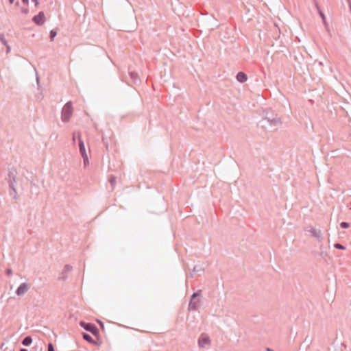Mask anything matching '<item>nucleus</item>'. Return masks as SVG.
Wrapping results in <instances>:
<instances>
[{"label": "nucleus", "mask_w": 351, "mask_h": 351, "mask_svg": "<svg viewBox=\"0 0 351 351\" xmlns=\"http://www.w3.org/2000/svg\"><path fill=\"white\" fill-rule=\"evenodd\" d=\"M262 122L264 123L263 127L267 128L266 123L271 129H274L281 125L280 119L271 112H267L265 117L263 119Z\"/></svg>", "instance_id": "f257e3e1"}, {"label": "nucleus", "mask_w": 351, "mask_h": 351, "mask_svg": "<svg viewBox=\"0 0 351 351\" xmlns=\"http://www.w3.org/2000/svg\"><path fill=\"white\" fill-rule=\"evenodd\" d=\"M73 113V106L71 101H68L64 106L62 110V121L64 123L68 122Z\"/></svg>", "instance_id": "f03ea898"}, {"label": "nucleus", "mask_w": 351, "mask_h": 351, "mask_svg": "<svg viewBox=\"0 0 351 351\" xmlns=\"http://www.w3.org/2000/svg\"><path fill=\"white\" fill-rule=\"evenodd\" d=\"M211 340L210 337L206 334L202 333L198 339V346L200 348H208L210 346Z\"/></svg>", "instance_id": "7ed1b4c3"}, {"label": "nucleus", "mask_w": 351, "mask_h": 351, "mask_svg": "<svg viewBox=\"0 0 351 351\" xmlns=\"http://www.w3.org/2000/svg\"><path fill=\"white\" fill-rule=\"evenodd\" d=\"M16 175L17 171L15 169L11 168L9 169L8 176L5 178V180L8 182L9 186L12 184H16Z\"/></svg>", "instance_id": "20e7f679"}, {"label": "nucleus", "mask_w": 351, "mask_h": 351, "mask_svg": "<svg viewBox=\"0 0 351 351\" xmlns=\"http://www.w3.org/2000/svg\"><path fill=\"white\" fill-rule=\"evenodd\" d=\"M32 21L37 25H42L45 22V13L43 11H40L38 12V14L35 15L32 18Z\"/></svg>", "instance_id": "39448f33"}, {"label": "nucleus", "mask_w": 351, "mask_h": 351, "mask_svg": "<svg viewBox=\"0 0 351 351\" xmlns=\"http://www.w3.org/2000/svg\"><path fill=\"white\" fill-rule=\"evenodd\" d=\"M204 267L202 265H195L193 267L192 271L190 272V277L193 278L195 276H199L204 272Z\"/></svg>", "instance_id": "423d86ee"}, {"label": "nucleus", "mask_w": 351, "mask_h": 351, "mask_svg": "<svg viewBox=\"0 0 351 351\" xmlns=\"http://www.w3.org/2000/svg\"><path fill=\"white\" fill-rule=\"evenodd\" d=\"M11 290L13 291V293H9L11 298H14L15 295L21 296L27 292V287H18L15 290H13V287H11Z\"/></svg>", "instance_id": "0eeeda50"}, {"label": "nucleus", "mask_w": 351, "mask_h": 351, "mask_svg": "<svg viewBox=\"0 0 351 351\" xmlns=\"http://www.w3.org/2000/svg\"><path fill=\"white\" fill-rule=\"evenodd\" d=\"M308 231L310 232L311 237H315L319 242L322 241L323 235L320 230L311 227Z\"/></svg>", "instance_id": "6e6552de"}, {"label": "nucleus", "mask_w": 351, "mask_h": 351, "mask_svg": "<svg viewBox=\"0 0 351 351\" xmlns=\"http://www.w3.org/2000/svg\"><path fill=\"white\" fill-rule=\"evenodd\" d=\"M80 326L83 327L85 330L90 331L93 334H96L98 332L97 328L95 325L89 323H85L84 322H80Z\"/></svg>", "instance_id": "1a4fd4ad"}, {"label": "nucleus", "mask_w": 351, "mask_h": 351, "mask_svg": "<svg viewBox=\"0 0 351 351\" xmlns=\"http://www.w3.org/2000/svg\"><path fill=\"white\" fill-rule=\"evenodd\" d=\"M73 269V267L70 265H65L64 269L60 274V278L62 280H65L67 278V274L71 272Z\"/></svg>", "instance_id": "9d476101"}, {"label": "nucleus", "mask_w": 351, "mask_h": 351, "mask_svg": "<svg viewBox=\"0 0 351 351\" xmlns=\"http://www.w3.org/2000/svg\"><path fill=\"white\" fill-rule=\"evenodd\" d=\"M78 145H79V150L82 156L87 154L86 152V148L84 145V143L82 141V139L80 137V135H78Z\"/></svg>", "instance_id": "9b49d317"}, {"label": "nucleus", "mask_w": 351, "mask_h": 351, "mask_svg": "<svg viewBox=\"0 0 351 351\" xmlns=\"http://www.w3.org/2000/svg\"><path fill=\"white\" fill-rule=\"evenodd\" d=\"M236 79L239 82L244 83L247 80V75L245 73L239 71L236 75Z\"/></svg>", "instance_id": "f8f14e48"}, {"label": "nucleus", "mask_w": 351, "mask_h": 351, "mask_svg": "<svg viewBox=\"0 0 351 351\" xmlns=\"http://www.w3.org/2000/svg\"><path fill=\"white\" fill-rule=\"evenodd\" d=\"M199 295V293H195L193 294L192 295V300L191 302L189 303V308L191 309V310H195L197 307V305H196V303L195 302H193V300H195V298L197 296Z\"/></svg>", "instance_id": "ddd939ff"}, {"label": "nucleus", "mask_w": 351, "mask_h": 351, "mask_svg": "<svg viewBox=\"0 0 351 351\" xmlns=\"http://www.w3.org/2000/svg\"><path fill=\"white\" fill-rule=\"evenodd\" d=\"M129 75L130 76V78L132 80L134 83H136V82L138 80V74L134 71H130L129 72Z\"/></svg>", "instance_id": "4468645a"}, {"label": "nucleus", "mask_w": 351, "mask_h": 351, "mask_svg": "<svg viewBox=\"0 0 351 351\" xmlns=\"http://www.w3.org/2000/svg\"><path fill=\"white\" fill-rule=\"evenodd\" d=\"M32 342V339L31 337H26L22 341L23 345L25 346H29Z\"/></svg>", "instance_id": "2eb2a0df"}, {"label": "nucleus", "mask_w": 351, "mask_h": 351, "mask_svg": "<svg viewBox=\"0 0 351 351\" xmlns=\"http://www.w3.org/2000/svg\"><path fill=\"white\" fill-rule=\"evenodd\" d=\"M315 6H316V8H317V10L319 12V14L320 16L322 19V20L324 21V22H325L326 16H325L324 12L322 10H320L319 5H318V3L317 2H315Z\"/></svg>", "instance_id": "dca6fc26"}, {"label": "nucleus", "mask_w": 351, "mask_h": 351, "mask_svg": "<svg viewBox=\"0 0 351 351\" xmlns=\"http://www.w3.org/2000/svg\"><path fill=\"white\" fill-rule=\"evenodd\" d=\"M9 187H10V189L12 190V191L14 193V199H16L18 197H17V192H16V186H15V184H10L9 186Z\"/></svg>", "instance_id": "f3484780"}, {"label": "nucleus", "mask_w": 351, "mask_h": 351, "mask_svg": "<svg viewBox=\"0 0 351 351\" xmlns=\"http://www.w3.org/2000/svg\"><path fill=\"white\" fill-rule=\"evenodd\" d=\"M109 182L112 186V188L114 189L116 184V177L114 176H110Z\"/></svg>", "instance_id": "a211bd4d"}, {"label": "nucleus", "mask_w": 351, "mask_h": 351, "mask_svg": "<svg viewBox=\"0 0 351 351\" xmlns=\"http://www.w3.org/2000/svg\"><path fill=\"white\" fill-rule=\"evenodd\" d=\"M57 35V32L55 29H51L49 32V38L51 40H53Z\"/></svg>", "instance_id": "6ab92c4d"}, {"label": "nucleus", "mask_w": 351, "mask_h": 351, "mask_svg": "<svg viewBox=\"0 0 351 351\" xmlns=\"http://www.w3.org/2000/svg\"><path fill=\"white\" fill-rule=\"evenodd\" d=\"M83 337L85 340H86L88 342H90V343L93 342V338L89 335H88L86 333L83 334Z\"/></svg>", "instance_id": "aec40b11"}, {"label": "nucleus", "mask_w": 351, "mask_h": 351, "mask_svg": "<svg viewBox=\"0 0 351 351\" xmlns=\"http://www.w3.org/2000/svg\"><path fill=\"white\" fill-rule=\"evenodd\" d=\"M334 247L338 250H345L346 249V246L343 245L342 244H341L339 243H335Z\"/></svg>", "instance_id": "412c9836"}, {"label": "nucleus", "mask_w": 351, "mask_h": 351, "mask_svg": "<svg viewBox=\"0 0 351 351\" xmlns=\"http://www.w3.org/2000/svg\"><path fill=\"white\" fill-rule=\"evenodd\" d=\"M0 41L2 43L3 45H7V40L4 38L3 34L0 32Z\"/></svg>", "instance_id": "4be33fe9"}, {"label": "nucleus", "mask_w": 351, "mask_h": 351, "mask_svg": "<svg viewBox=\"0 0 351 351\" xmlns=\"http://www.w3.org/2000/svg\"><path fill=\"white\" fill-rule=\"evenodd\" d=\"M340 227L343 229H346L350 227V223L346 221H342L340 223Z\"/></svg>", "instance_id": "5701e85b"}, {"label": "nucleus", "mask_w": 351, "mask_h": 351, "mask_svg": "<svg viewBox=\"0 0 351 351\" xmlns=\"http://www.w3.org/2000/svg\"><path fill=\"white\" fill-rule=\"evenodd\" d=\"M319 255L322 257H323V258L326 257V255H327L326 252L324 251V247L322 245L320 246V253H319Z\"/></svg>", "instance_id": "b1692460"}, {"label": "nucleus", "mask_w": 351, "mask_h": 351, "mask_svg": "<svg viewBox=\"0 0 351 351\" xmlns=\"http://www.w3.org/2000/svg\"><path fill=\"white\" fill-rule=\"evenodd\" d=\"M21 12L24 14H27L29 13V10L27 8H21Z\"/></svg>", "instance_id": "393cba45"}, {"label": "nucleus", "mask_w": 351, "mask_h": 351, "mask_svg": "<svg viewBox=\"0 0 351 351\" xmlns=\"http://www.w3.org/2000/svg\"><path fill=\"white\" fill-rule=\"evenodd\" d=\"M82 156V158H83L84 165H86V163H88V158L87 154H86V156H85V155H83V156Z\"/></svg>", "instance_id": "a878e982"}, {"label": "nucleus", "mask_w": 351, "mask_h": 351, "mask_svg": "<svg viewBox=\"0 0 351 351\" xmlns=\"http://www.w3.org/2000/svg\"><path fill=\"white\" fill-rule=\"evenodd\" d=\"M48 351H54V348L52 343L48 344Z\"/></svg>", "instance_id": "bb28decb"}, {"label": "nucleus", "mask_w": 351, "mask_h": 351, "mask_svg": "<svg viewBox=\"0 0 351 351\" xmlns=\"http://www.w3.org/2000/svg\"><path fill=\"white\" fill-rule=\"evenodd\" d=\"M5 274L7 276H10L12 274V270L10 268L6 269Z\"/></svg>", "instance_id": "cd10ccee"}, {"label": "nucleus", "mask_w": 351, "mask_h": 351, "mask_svg": "<svg viewBox=\"0 0 351 351\" xmlns=\"http://www.w3.org/2000/svg\"><path fill=\"white\" fill-rule=\"evenodd\" d=\"M22 2L23 4L27 5L29 4V0H22Z\"/></svg>", "instance_id": "c85d7f7f"}, {"label": "nucleus", "mask_w": 351, "mask_h": 351, "mask_svg": "<svg viewBox=\"0 0 351 351\" xmlns=\"http://www.w3.org/2000/svg\"><path fill=\"white\" fill-rule=\"evenodd\" d=\"M34 3L35 5L37 6L39 4L38 0H32Z\"/></svg>", "instance_id": "c756f323"}, {"label": "nucleus", "mask_w": 351, "mask_h": 351, "mask_svg": "<svg viewBox=\"0 0 351 351\" xmlns=\"http://www.w3.org/2000/svg\"><path fill=\"white\" fill-rule=\"evenodd\" d=\"M19 285H23V286H25V285H28L27 282H21Z\"/></svg>", "instance_id": "7c9ffc66"}, {"label": "nucleus", "mask_w": 351, "mask_h": 351, "mask_svg": "<svg viewBox=\"0 0 351 351\" xmlns=\"http://www.w3.org/2000/svg\"><path fill=\"white\" fill-rule=\"evenodd\" d=\"M5 46L7 47V51L8 52L10 51V46L8 44Z\"/></svg>", "instance_id": "2f4dec72"}, {"label": "nucleus", "mask_w": 351, "mask_h": 351, "mask_svg": "<svg viewBox=\"0 0 351 351\" xmlns=\"http://www.w3.org/2000/svg\"><path fill=\"white\" fill-rule=\"evenodd\" d=\"M10 3L12 4L14 2V0H9Z\"/></svg>", "instance_id": "473e14b6"}, {"label": "nucleus", "mask_w": 351, "mask_h": 351, "mask_svg": "<svg viewBox=\"0 0 351 351\" xmlns=\"http://www.w3.org/2000/svg\"><path fill=\"white\" fill-rule=\"evenodd\" d=\"M15 5H16V6H19V1H16V2L15 3Z\"/></svg>", "instance_id": "72a5a7b5"}, {"label": "nucleus", "mask_w": 351, "mask_h": 351, "mask_svg": "<svg viewBox=\"0 0 351 351\" xmlns=\"http://www.w3.org/2000/svg\"><path fill=\"white\" fill-rule=\"evenodd\" d=\"M346 1H347V2H348V5H349L350 3H351V0H346Z\"/></svg>", "instance_id": "f704fd0d"}, {"label": "nucleus", "mask_w": 351, "mask_h": 351, "mask_svg": "<svg viewBox=\"0 0 351 351\" xmlns=\"http://www.w3.org/2000/svg\"><path fill=\"white\" fill-rule=\"evenodd\" d=\"M267 351H273L272 350H271L270 348H267Z\"/></svg>", "instance_id": "c9c22d12"}, {"label": "nucleus", "mask_w": 351, "mask_h": 351, "mask_svg": "<svg viewBox=\"0 0 351 351\" xmlns=\"http://www.w3.org/2000/svg\"><path fill=\"white\" fill-rule=\"evenodd\" d=\"M20 351H27L26 349H21Z\"/></svg>", "instance_id": "e433bc0d"}, {"label": "nucleus", "mask_w": 351, "mask_h": 351, "mask_svg": "<svg viewBox=\"0 0 351 351\" xmlns=\"http://www.w3.org/2000/svg\"><path fill=\"white\" fill-rule=\"evenodd\" d=\"M73 141H75V136H73Z\"/></svg>", "instance_id": "4c0bfd02"}, {"label": "nucleus", "mask_w": 351, "mask_h": 351, "mask_svg": "<svg viewBox=\"0 0 351 351\" xmlns=\"http://www.w3.org/2000/svg\"><path fill=\"white\" fill-rule=\"evenodd\" d=\"M350 210H351V208H350Z\"/></svg>", "instance_id": "58836bf2"}]
</instances>
